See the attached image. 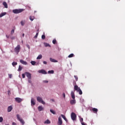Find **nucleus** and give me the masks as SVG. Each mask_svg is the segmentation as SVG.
<instances>
[{"label": "nucleus", "instance_id": "obj_48", "mask_svg": "<svg viewBox=\"0 0 125 125\" xmlns=\"http://www.w3.org/2000/svg\"><path fill=\"white\" fill-rule=\"evenodd\" d=\"M6 37L7 38V39H9V36L8 35H6Z\"/></svg>", "mask_w": 125, "mask_h": 125}, {"label": "nucleus", "instance_id": "obj_21", "mask_svg": "<svg viewBox=\"0 0 125 125\" xmlns=\"http://www.w3.org/2000/svg\"><path fill=\"white\" fill-rule=\"evenodd\" d=\"M6 13H5V12L1 13L0 14V18H1V17L4 16V15H6Z\"/></svg>", "mask_w": 125, "mask_h": 125}, {"label": "nucleus", "instance_id": "obj_22", "mask_svg": "<svg viewBox=\"0 0 125 125\" xmlns=\"http://www.w3.org/2000/svg\"><path fill=\"white\" fill-rule=\"evenodd\" d=\"M44 45L45 46V47H47V46H49V47H51V46H50V44H49V43H44Z\"/></svg>", "mask_w": 125, "mask_h": 125}, {"label": "nucleus", "instance_id": "obj_8", "mask_svg": "<svg viewBox=\"0 0 125 125\" xmlns=\"http://www.w3.org/2000/svg\"><path fill=\"white\" fill-rule=\"evenodd\" d=\"M15 99L16 102H17L18 103H21V102L23 101V99L20 98H16Z\"/></svg>", "mask_w": 125, "mask_h": 125}, {"label": "nucleus", "instance_id": "obj_24", "mask_svg": "<svg viewBox=\"0 0 125 125\" xmlns=\"http://www.w3.org/2000/svg\"><path fill=\"white\" fill-rule=\"evenodd\" d=\"M42 55H39L37 57V60L42 59Z\"/></svg>", "mask_w": 125, "mask_h": 125}, {"label": "nucleus", "instance_id": "obj_6", "mask_svg": "<svg viewBox=\"0 0 125 125\" xmlns=\"http://www.w3.org/2000/svg\"><path fill=\"white\" fill-rule=\"evenodd\" d=\"M71 118L72 121H75V120L77 119V115H76V113L74 112H72L71 114Z\"/></svg>", "mask_w": 125, "mask_h": 125}, {"label": "nucleus", "instance_id": "obj_17", "mask_svg": "<svg viewBox=\"0 0 125 125\" xmlns=\"http://www.w3.org/2000/svg\"><path fill=\"white\" fill-rule=\"evenodd\" d=\"M38 110L39 111V112H41L42 111V110H43V107H42V106H39L38 108Z\"/></svg>", "mask_w": 125, "mask_h": 125}, {"label": "nucleus", "instance_id": "obj_44", "mask_svg": "<svg viewBox=\"0 0 125 125\" xmlns=\"http://www.w3.org/2000/svg\"><path fill=\"white\" fill-rule=\"evenodd\" d=\"M9 78L10 79H11L12 78V74H10V75H9Z\"/></svg>", "mask_w": 125, "mask_h": 125}, {"label": "nucleus", "instance_id": "obj_38", "mask_svg": "<svg viewBox=\"0 0 125 125\" xmlns=\"http://www.w3.org/2000/svg\"><path fill=\"white\" fill-rule=\"evenodd\" d=\"M38 35H39V33H37L36 35L35 36V38H38Z\"/></svg>", "mask_w": 125, "mask_h": 125}, {"label": "nucleus", "instance_id": "obj_30", "mask_svg": "<svg viewBox=\"0 0 125 125\" xmlns=\"http://www.w3.org/2000/svg\"><path fill=\"white\" fill-rule=\"evenodd\" d=\"M44 124H50V121H49V120H47L44 122Z\"/></svg>", "mask_w": 125, "mask_h": 125}, {"label": "nucleus", "instance_id": "obj_40", "mask_svg": "<svg viewBox=\"0 0 125 125\" xmlns=\"http://www.w3.org/2000/svg\"><path fill=\"white\" fill-rule=\"evenodd\" d=\"M80 122H81V123H83V118H81V119H80Z\"/></svg>", "mask_w": 125, "mask_h": 125}, {"label": "nucleus", "instance_id": "obj_27", "mask_svg": "<svg viewBox=\"0 0 125 125\" xmlns=\"http://www.w3.org/2000/svg\"><path fill=\"white\" fill-rule=\"evenodd\" d=\"M48 74H54V70H49L48 71Z\"/></svg>", "mask_w": 125, "mask_h": 125}, {"label": "nucleus", "instance_id": "obj_1", "mask_svg": "<svg viewBox=\"0 0 125 125\" xmlns=\"http://www.w3.org/2000/svg\"><path fill=\"white\" fill-rule=\"evenodd\" d=\"M74 90H76V91H77V92H79V94L80 95H82V94H83V91H82L81 88L80 87H79V86L78 85H75L74 86Z\"/></svg>", "mask_w": 125, "mask_h": 125}, {"label": "nucleus", "instance_id": "obj_4", "mask_svg": "<svg viewBox=\"0 0 125 125\" xmlns=\"http://www.w3.org/2000/svg\"><path fill=\"white\" fill-rule=\"evenodd\" d=\"M37 100L38 102H39V103H41L42 104H43V105H45V102L43 101V100H42V98L41 97H37Z\"/></svg>", "mask_w": 125, "mask_h": 125}, {"label": "nucleus", "instance_id": "obj_31", "mask_svg": "<svg viewBox=\"0 0 125 125\" xmlns=\"http://www.w3.org/2000/svg\"><path fill=\"white\" fill-rule=\"evenodd\" d=\"M21 26H24V25H25V21H22L21 22Z\"/></svg>", "mask_w": 125, "mask_h": 125}, {"label": "nucleus", "instance_id": "obj_5", "mask_svg": "<svg viewBox=\"0 0 125 125\" xmlns=\"http://www.w3.org/2000/svg\"><path fill=\"white\" fill-rule=\"evenodd\" d=\"M20 49H21V46L20 45H18L15 48V51L16 52L17 54H18L19 52H20Z\"/></svg>", "mask_w": 125, "mask_h": 125}, {"label": "nucleus", "instance_id": "obj_2", "mask_svg": "<svg viewBox=\"0 0 125 125\" xmlns=\"http://www.w3.org/2000/svg\"><path fill=\"white\" fill-rule=\"evenodd\" d=\"M25 9H14L13 10V13L15 14H18V13H21V12H23Z\"/></svg>", "mask_w": 125, "mask_h": 125}, {"label": "nucleus", "instance_id": "obj_14", "mask_svg": "<svg viewBox=\"0 0 125 125\" xmlns=\"http://www.w3.org/2000/svg\"><path fill=\"white\" fill-rule=\"evenodd\" d=\"M70 103L71 105H75L76 104V100L74 99L73 100H70Z\"/></svg>", "mask_w": 125, "mask_h": 125}, {"label": "nucleus", "instance_id": "obj_20", "mask_svg": "<svg viewBox=\"0 0 125 125\" xmlns=\"http://www.w3.org/2000/svg\"><path fill=\"white\" fill-rule=\"evenodd\" d=\"M92 111H93V112H94L95 113H97V112H98V109L97 108H93L92 109Z\"/></svg>", "mask_w": 125, "mask_h": 125}, {"label": "nucleus", "instance_id": "obj_50", "mask_svg": "<svg viewBox=\"0 0 125 125\" xmlns=\"http://www.w3.org/2000/svg\"><path fill=\"white\" fill-rule=\"evenodd\" d=\"M22 37H25V34L24 33L22 34Z\"/></svg>", "mask_w": 125, "mask_h": 125}, {"label": "nucleus", "instance_id": "obj_16", "mask_svg": "<svg viewBox=\"0 0 125 125\" xmlns=\"http://www.w3.org/2000/svg\"><path fill=\"white\" fill-rule=\"evenodd\" d=\"M2 4L4 6L5 8H8V6L7 5V3H6V2H3Z\"/></svg>", "mask_w": 125, "mask_h": 125}, {"label": "nucleus", "instance_id": "obj_28", "mask_svg": "<svg viewBox=\"0 0 125 125\" xmlns=\"http://www.w3.org/2000/svg\"><path fill=\"white\" fill-rule=\"evenodd\" d=\"M29 19H30V20H31V21H33L34 19H35V17H34L30 16Z\"/></svg>", "mask_w": 125, "mask_h": 125}, {"label": "nucleus", "instance_id": "obj_10", "mask_svg": "<svg viewBox=\"0 0 125 125\" xmlns=\"http://www.w3.org/2000/svg\"><path fill=\"white\" fill-rule=\"evenodd\" d=\"M31 106H35L36 105V101L34 98H32L31 100Z\"/></svg>", "mask_w": 125, "mask_h": 125}, {"label": "nucleus", "instance_id": "obj_7", "mask_svg": "<svg viewBox=\"0 0 125 125\" xmlns=\"http://www.w3.org/2000/svg\"><path fill=\"white\" fill-rule=\"evenodd\" d=\"M38 73L39 74H42L43 75H46L47 74V72L45 71L44 69H41L38 71Z\"/></svg>", "mask_w": 125, "mask_h": 125}, {"label": "nucleus", "instance_id": "obj_43", "mask_svg": "<svg viewBox=\"0 0 125 125\" xmlns=\"http://www.w3.org/2000/svg\"><path fill=\"white\" fill-rule=\"evenodd\" d=\"M28 83H32V81H31V79L28 80Z\"/></svg>", "mask_w": 125, "mask_h": 125}, {"label": "nucleus", "instance_id": "obj_12", "mask_svg": "<svg viewBox=\"0 0 125 125\" xmlns=\"http://www.w3.org/2000/svg\"><path fill=\"white\" fill-rule=\"evenodd\" d=\"M20 62L23 65H27V64H28L27 62L24 61L23 60H20Z\"/></svg>", "mask_w": 125, "mask_h": 125}, {"label": "nucleus", "instance_id": "obj_19", "mask_svg": "<svg viewBox=\"0 0 125 125\" xmlns=\"http://www.w3.org/2000/svg\"><path fill=\"white\" fill-rule=\"evenodd\" d=\"M50 61H51V62H53L54 63H56V62H58V61H56V60H54L51 58H50Z\"/></svg>", "mask_w": 125, "mask_h": 125}, {"label": "nucleus", "instance_id": "obj_23", "mask_svg": "<svg viewBox=\"0 0 125 125\" xmlns=\"http://www.w3.org/2000/svg\"><path fill=\"white\" fill-rule=\"evenodd\" d=\"M50 112H51V113H52V114H53V115H55L56 114V112H55V111H54L52 109H50Z\"/></svg>", "mask_w": 125, "mask_h": 125}, {"label": "nucleus", "instance_id": "obj_33", "mask_svg": "<svg viewBox=\"0 0 125 125\" xmlns=\"http://www.w3.org/2000/svg\"><path fill=\"white\" fill-rule=\"evenodd\" d=\"M42 40H45V35H42Z\"/></svg>", "mask_w": 125, "mask_h": 125}, {"label": "nucleus", "instance_id": "obj_29", "mask_svg": "<svg viewBox=\"0 0 125 125\" xmlns=\"http://www.w3.org/2000/svg\"><path fill=\"white\" fill-rule=\"evenodd\" d=\"M68 58H72V57H74V54H71L68 56Z\"/></svg>", "mask_w": 125, "mask_h": 125}, {"label": "nucleus", "instance_id": "obj_41", "mask_svg": "<svg viewBox=\"0 0 125 125\" xmlns=\"http://www.w3.org/2000/svg\"><path fill=\"white\" fill-rule=\"evenodd\" d=\"M26 47H27V48H28V49H30V45L29 44H27Z\"/></svg>", "mask_w": 125, "mask_h": 125}, {"label": "nucleus", "instance_id": "obj_39", "mask_svg": "<svg viewBox=\"0 0 125 125\" xmlns=\"http://www.w3.org/2000/svg\"><path fill=\"white\" fill-rule=\"evenodd\" d=\"M43 63L45 65H46V64H47V62H46V61H43Z\"/></svg>", "mask_w": 125, "mask_h": 125}, {"label": "nucleus", "instance_id": "obj_25", "mask_svg": "<svg viewBox=\"0 0 125 125\" xmlns=\"http://www.w3.org/2000/svg\"><path fill=\"white\" fill-rule=\"evenodd\" d=\"M31 64H32L33 66H35L36 65V62L35 61H32L31 62Z\"/></svg>", "mask_w": 125, "mask_h": 125}, {"label": "nucleus", "instance_id": "obj_3", "mask_svg": "<svg viewBox=\"0 0 125 125\" xmlns=\"http://www.w3.org/2000/svg\"><path fill=\"white\" fill-rule=\"evenodd\" d=\"M17 118L18 120V121H19V122H20V123H21V125H25V122L24 121V120H23V119H22L19 114H17Z\"/></svg>", "mask_w": 125, "mask_h": 125}, {"label": "nucleus", "instance_id": "obj_9", "mask_svg": "<svg viewBox=\"0 0 125 125\" xmlns=\"http://www.w3.org/2000/svg\"><path fill=\"white\" fill-rule=\"evenodd\" d=\"M62 124H63V121H62V119L61 118V117H59L58 119V125H62Z\"/></svg>", "mask_w": 125, "mask_h": 125}, {"label": "nucleus", "instance_id": "obj_32", "mask_svg": "<svg viewBox=\"0 0 125 125\" xmlns=\"http://www.w3.org/2000/svg\"><path fill=\"white\" fill-rule=\"evenodd\" d=\"M12 64L13 65V67H14L15 66H16V65H17V62H13Z\"/></svg>", "mask_w": 125, "mask_h": 125}, {"label": "nucleus", "instance_id": "obj_13", "mask_svg": "<svg viewBox=\"0 0 125 125\" xmlns=\"http://www.w3.org/2000/svg\"><path fill=\"white\" fill-rule=\"evenodd\" d=\"M13 109V107H12V105H10V106H8V108H7V112H11V111H12Z\"/></svg>", "mask_w": 125, "mask_h": 125}, {"label": "nucleus", "instance_id": "obj_15", "mask_svg": "<svg viewBox=\"0 0 125 125\" xmlns=\"http://www.w3.org/2000/svg\"><path fill=\"white\" fill-rule=\"evenodd\" d=\"M71 96L72 99H75V93L74 92V91H71Z\"/></svg>", "mask_w": 125, "mask_h": 125}, {"label": "nucleus", "instance_id": "obj_52", "mask_svg": "<svg viewBox=\"0 0 125 125\" xmlns=\"http://www.w3.org/2000/svg\"><path fill=\"white\" fill-rule=\"evenodd\" d=\"M117 0V1H120V0Z\"/></svg>", "mask_w": 125, "mask_h": 125}, {"label": "nucleus", "instance_id": "obj_46", "mask_svg": "<svg viewBox=\"0 0 125 125\" xmlns=\"http://www.w3.org/2000/svg\"><path fill=\"white\" fill-rule=\"evenodd\" d=\"M62 95H63V97H64V98H65V93H63Z\"/></svg>", "mask_w": 125, "mask_h": 125}, {"label": "nucleus", "instance_id": "obj_35", "mask_svg": "<svg viewBox=\"0 0 125 125\" xmlns=\"http://www.w3.org/2000/svg\"><path fill=\"white\" fill-rule=\"evenodd\" d=\"M52 42L54 44H55V43H56V39H54L52 41Z\"/></svg>", "mask_w": 125, "mask_h": 125}, {"label": "nucleus", "instance_id": "obj_34", "mask_svg": "<svg viewBox=\"0 0 125 125\" xmlns=\"http://www.w3.org/2000/svg\"><path fill=\"white\" fill-rule=\"evenodd\" d=\"M3 121V118L2 117H0V123H2V121Z\"/></svg>", "mask_w": 125, "mask_h": 125}, {"label": "nucleus", "instance_id": "obj_36", "mask_svg": "<svg viewBox=\"0 0 125 125\" xmlns=\"http://www.w3.org/2000/svg\"><path fill=\"white\" fill-rule=\"evenodd\" d=\"M74 78H75L76 81H78V76H76V75H74Z\"/></svg>", "mask_w": 125, "mask_h": 125}, {"label": "nucleus", "instance_id": "obj_47", "mask_svg": "<svg viewBox=\"0 0 125 125\" xmlns=\"http://www.w3.org/2000/svg\"><path fill=\"white\" fill-rule=\"evenodd\" d=\"M12 125H17V124H16V123H15V122H13Z\"/></svg>", "mask_w": 125, "mask_h": 125}, {"label": "nucleus", "instance_id": "obj_51", "mask_svg": "<svg viewBox=\"0 0 125 125\" xmlns=\"http://www.w3.org/2000/svg\"><path fill=\"white\" fill-rule=\"evenodd\" d=\"M15 39L14 37H13V38H11L12 40H13V39Z\"/></svg>", "mask_w": 125, "mask_h": 125}, {"label": "nucleus", "instance_id": "obj_11", "mask_svg": "<svg viewBox=\"0 0 125 125\" xmlns=\"http://www.w3.org/2000/svg\"><path fill=\"white\" fill-rule=\"evenodd\" d=\"M25 75H26V77H28V79H29V80H31V79L32 78L31 73H30L29 72H25Z\"/></svg>", "mask_w": 125, "mask_h": 125}, {"label": "nucleus", "instance_id": "obj_45", "mask_svg": "<svg viewBox=\"0 0 125 125\" xmlns=\"http://www.w3.org/2000/svg\"><path fill=\"white\" fill-rule=\"evenodd\" d=\"M43 83H48V81H44Z\"/></svg>", "mask_w": 125, "mask_h": 125}, {"label": "nucleus", "instance_id": "obj_26", "mask_svg": "<svg viewBox=\"0 0 125 125\" xmlns=\"http://www.w3.org/2000/svg\"><path fill=\"white\" fill-rule=\"evenodd\" d=\"M22 69H23V67L22 66H21V65H19L18 71H22Z\"/></svg>", "mask_w": 125, "mask_h": 125}, {"label": "nucleus", "instance_id": "obj_53", "mask_svg": "<svg viewBox=\"0 0 125 125\" xmlns=\"http://www.w3.org/2000/svg\"><path fill=\"white\" fill-rule=\"evenodd\" d=\"M10 92V91H8V93H9Z\"/></svg>", "mask_w": 125, "mask_h": 125}, {"label": "nucleus", "instance_id": "obj_18", "mask_svg": "<svg viewBox=\"0 0 125 125\" xmlns=\"http://www.w3.org/2000/svg\"><path fill=\"white\" fill-rule=\"evenodd\" d=\"M61 117L64 120V121H65V122H68V120L67 118H66V116H65L64 115L62 114Z\"/></svg>", "mask_w": 125, "mask_h": 125}, {"label": "nucleus", "instance_id": "obj_54", "mask_svg": "<svg viewBox=\"0 0 125 125\" xmlns=\"http://www.w3.org/2000/svg\"><path fill=\"white\" fill-rule=\"evenodd\" d=\"M8 125V124H7V125Z\"/></svg>", "mask_w": 125, "mask_h": 125}, {"label": "nucleus", "instance_id": "obj_42", "mask_svg": "<svg viewBox=\"0 0 125 125\" xmlns=\"http://www.w3.org/2000/svg\"><path fill=\"white\" fill-rule=\"evenodd\" d=\"M22 77L23 79H25V74H22Z\"/></svg>", "mask_w": 125, "mask_h": 125}, {"label": "nucleus", "instance_id": "obj_49", "mask_svg": "<svg viewBox=\"0 0 125 125\" xmlns=\"http://www.w3.org/2000/svg\"><path fill=\"white\" fill-rule=\"evenodd\" d=\"M82 125H85V124H84V123H82Z\"/></svg>", "mask_w": 125, "mask_h": 125}, {"label": "nucleus", "instance_id": "obj_37", "mask_svg": "<svg viewBox=\"0 0 125 125\" xmlns=\"http://www.w3.org/2000/svg\"><path fill=\"white\" fill-rule=\"evenodd\" d=\"M13 34H14V29H12L11 32V35H12Z\"/></svg>", "mask_w": 125, "mask_h": 125}]
</instances>
